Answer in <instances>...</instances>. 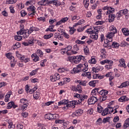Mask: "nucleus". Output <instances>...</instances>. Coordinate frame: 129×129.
<instances>
[{
  "instance_id": "f257e3e1",
  "label": "nucleus",
  "mask_w": 129,
  "mask_h": 129,
  "mask_svg": "<svg viewBox=\"0 0 129 129\" xmlns=\"http://www.w3.org/2000/svg\"><path fill=\"white\" fill-rule=\"evenodd\" d=\"M104 31V27L102 26H98L94 28V30H92L91 29H88L87 32L89 34H91L90 37L92 39L97 40L98 39V31L103 32Z\"/></svg>"
},
{
  "instance_id": "f03ea898",
  "label": "nucleus",
  "mask_w": 129,
  "mask_h": 129,
  "mask_svg": "<svg viewBox=\"0 0 129 129\" xmlns=\"http://www.w3.org/2000/svg\"><path fill=\"white\" fill-rule=\"evenodd\" d=\"M76 103H78L77 101L69 102L67 100L64 99L58 102V106H60V105H66L63 108H69L70 107H71V108H75Z\"/></svg>"
},
{
  "instance_id": "7ed1b4c3",
  "label": "nucleus",
  "mask_w": 129,
  "mask_h": 129,
  "mask_svg": "<svg viewBox=\"0 0 129 129\" xmlns=\"http://www.w3.org/2000/svg\"><path fill=\"white\" fill-rule=\"evenodd\" d=\"M88 71V64L85 62L84 64H79L77 67L73 69V73H80L81 71L83 72H86Z\"/></svg>"
},
{
  "instance_id": "20e7f679",
  "label": "nucleus",
  "mask_w": 129,
  "mask_h": 129,
  "mask_svg": "<svg viewBox=\"0 0 129 129\" xmlns=\"http://www.w3.org/2000/svg\"><path fill=\"white\" fill-rule=\"evenodd\" d=\"M91 94L92 96L88 100V103L90 105L95 104L98 100V97L96 96V91H95V90H92Z\"/></svg>"
},
{
  "instance_id": "39448f33",
  "label": "nucleus",
  "mask_w": 129,
  "mask_h": 129,
  "mask_svg": "<svg viewBox=\"0 0 129 129\" xmlns=\"http://www.w3.org/2000/svg\"><path fill=\"white\" fill-rule=\"evenodd\" d=\"M104 11V15L108 16V17H114L113 13H114V9L111 7H108L107 6L103 8Z\"/></svg>"
},
{
  "instance_id": "423d86ee",
  "label": "nucleus",
  "mask_w": 129,
  "mask_h": 129,
  "mask_svg": "<svg viewBox=\"0 0 129 129\" xmlns=\"http://www.w3.org/2000/svg\"><path fill=\"white\" fill-rule=\"evenodd\" d=\"M27 10L29 12H32L28 13L29 16H32V17L34 16L37 17V16H38V14L36 13V7H35V6L33 5L29 6V8H27Z\"/></svg>"
},
{
  "instance_id": "0eeeda50",
  "label": "nucleus",
  "mask_w": 129,
  "mask_h": 129,
  "mask_svg": "<svg viewBox=\"0 0 129 129\" xmlns=\"http://www.w3.org/2000/svg\"><path fill=\"white\" fill-rule=\"evenodd\" d=\"M93 90H95V91H96V93H99V94H100L102 96H103L104 95H107V94H108V91L106 90H102L100 91L99 89L98 88H95Z\"/></svg>"
},
{
  "instance_id": "6e6552de",
  "label": "nucleus",
  "mask_w": 129,
  "mask_h": 129,
  "mask_svg": "<svg viewBox=\"0 0 129 129\" xmlns=\"http://www.w3.org/2000/svg\"><path fill=\"white\" fill-rule=\"evenodd\" d=\"M85 57L84 56H83L82 55H79L78 56H74V62L76 64H78V63H80V61L81 60H84Z\"/></svg>"
},
{
  "instance_id": "1a4fd4ad",
  "label": "nucleus",
  "mask_w": 129,
  "mask_h": 129,
  "mask_svg": "<svg viewBox=\"0 0 129 129\" xmlns=\"http://www.w3.org/2000/svg\"><path fill=\"white\" fill-rule=\"evenodd\" d=\"M119 63L118 64V66L119 67H121L122 68H126V64H125V60H124V59L123 58H120L118 60Z\"/></svg>"
},
{
  "instance_id": "9d476101",
  "label": "nucleus",
  "mask_w": 129,
  "mask_h": 129,
  "mask_svg": "<svg viewBox=\"0 0 129 129\" xmlns=\"http://www.w3.org/2000/svg\"><path fill=\"white\" fill-rule=\"evenodd\" d=\"M115 34V33L110 32L107 33L106 37L109 42H112V38H113V37L114 36Z\"/></svg>"
},
{
  "instance_id": "9b49d317",
  "label": "nucleus",
  "mask_w": 129,
  "mask_h": 129,
  "mask_svg": "<svg viewBox=\"0 0 129 129\" xmlns=\"http://www.w3.org/2000/svg\"><path fill=\"white\" fill-rule=\"evenodd\" d=\"M127 13H128V10L124 9L119 11L118 13H117V15H118L117 16H124V15H126Z\"/></svg>"
},
{
  "instance_id": "f8f14e48",
  "label": "nucleus",
  "mask_w": 129,
  "mask_h": 129,
  "mask_svg": "<svg viewBox=\"0 0 129 129\" xmlns=\"http://www.w3.org/2000/svg\"><path fill=\"white\" fill-rule=\"evenodd\" d=\"M39 6H48L49 5L48 0H42L38 2Z\"/></svg>"
},
{
  "instance_id": "ddd939ff",
  "label": "nucleus",
  "mask_w": 129,
  "mask_h": 129,
  "mask_svg": "<svg viewBox=\"0 0 129 129\" xmlns=\"http://www.w3.org/2000/svg\"><path fill=\"white\" fill-rule=\"evenodd\" d=\"M87 96L86 95H81V97L80 98V99L77 101L78 103H81L82 101H84L85 99H87Z\"/></svg>"
},
{
  "instance_id": "4468645a",
  "label": "nucleus",
  "mask_w": 129,
  "mask_h": 129,
  "mask_svg": "<svg viewBox=\"0 0 129 129\" xmlns=\"http://www.w3.org/2000/svg\"><path fill=\"white\" fill-rule=\"evenodd\" d=\"M27 31H28V33L30 34H32L34 32H37V31H39V28H37L36 27H31L29 29H27Z\"/></svg>"
},
{
  "instance_id": "2eb2a0df",
  "label": "nucleus",
  "mask_w": 129,
  "mask_h": 129,
  "mask_svg": "<svg viewBox=\"0 0 129 129\" xmlns=\"http://www.w3.org/2000/svg\"><path fill=\"white\" fill-rule=\"evenodd\" d=\"M109 31L111 33H113L114 34H116V33H117V29H116V28L113 25H112L109 27Z\"/></svg>"
},
{
  "instance_id": "dca6fc26",
  "label": "nucleus",
  "mask_w": 129,
  "mask_h": 129,
  "mask_svg": "<svg viewBox=\"0 0 129 129\" xmlns=\"http://www.w3.org/2000/svg\"><path fill=\"white\" fill-rule=\"evenodd\" d=\"M83 113V110L82 109H79L76 111L75 113L73 114V116L76 115V116H79L81 114Z\"/></svg>"
},
{
  "instance_id": "f3484780",
  "label": "nucleus",
  "mask_w": 129,
  "mask_h": 129,
  "mask_svg": "<svg viewBox=\"0 0 129 129\" xmlns=\"http://www.w3.org/2000/svg\"><path fill=\"white\" fill-rule=\"evenodd\" d=\"M54 116H55V115H53L52 114H47L45 115V118H46V119H49V120H51V119H55Z\"/></svg>"
},
{
  "instance_id": "a211bd4d",
  "label": "nucleus",
  "mask_w": 129,
  "mask_h": 129,
  "mask_svg": "<svg viewBox=\"0 0 129 129\" xmlns=\"http://www.w3.org/2000/svg\"><path fill=\"white\" fill-rule=\"evenodd\" d=\"M73 88H74L75 91H78L79 93H82V88L80 85H78L77 87H73Z\"/></svg>"
},
{
  "instance_id": "6ab92c4d",
  "label": "nucleus",
  "mask_w": 129,
  "mask_h": 129,
  "mask_svg": "<svg viewBox=\"0 0 129 129\" xmlns=\"http://www.w3.org/2000/svg\"><path fill=\"white\" fill-rule=\"evenodd\" d=\"M128 85H129L128 81H126L121 84L120 86H119L118 87V88H123V87H126V86H128Z\"/></svg>"
},
{
  "instance_id": "aec40b11",
  "label": "nucleus",
  "mask_w": 129,
  "mask_h": 129,
  "mask_svg": "<svg viewBox=\"0 0 129 129\" xmlns=\"http://www.w3.org/2000/svg\"><path fill=\"white\" fill-rule=\"evenodd\" d=\"M122 33H123V35L125 36H128L129 35V31L128 29L126 28H124L121 29Z\"/></svg>"
},
{
  "instance_id": "412c9836",
  "label": "nucleus",
  "mask_w": 129,
  "mask_h": 129,
  "mask_svg": "<svg viewBox=\"0 0 129 129\" xmlns=\"http://www.w3.org/2000/svg\"><path fill=\"white\" fill-rule=\"evenodd\" d=\"M31 57H32V58H34L33 59V61L34 62H37V61H39V60L40 59L39 58V56H38V55H37V54H36V53H33V54H32Z\"/></svg>"
},
{
  "instance_id": "4be33fe9",
  "label": "nucleus",
  "mask_w": 129,
  "mask_h": 129,
  "mask_svg": "<svg viewBox=\"0 0 129 129\" xmlns=\"http://www.w3.org/2000/svg\"><path fill=\"white\" fill-rule=\"evenodd\" d=\"M16 56L20 60H24L25 59V56H22V54H20V53H19V51H16Z\"/></svg>"
},
{
  "instance_id": "5701e85b",
  "label": "nucleus",
  "mask_w": 129,
  "mask_h": 129,
  "mask_svg": "<svg viewBox=\"0 0 129 129\" xmlns=\"http://www.w3.org/2000/svg\"><path fill=\"white\" fill-rule=\"evenodd\" d=\"M100 52H101V54H103L101 55L102 58H106V55H105V53H106V50H105V49L101 48Z\"/></svg>"
},
{
  "instance_id": "b1692460",
  "label": "nucleus",
  "mask_w": 129,
  "mask_h": 129,
  "mask_svg": "<svg viewBox=\"0 0 129 129\" xmlns=\"http://www.w3.org/2000/svg\"><path fill=\"white\" fill-rule=\"evenodd\" d=\"M127 98H126V96H122L118 99V101H120V102H123V101H127Z\"/></svg>"
},
{
  "instance_id": "393cba45",
  "label": "nucleus",
  "mask_w": 129,
  "mask_h": 129,
  "mask_svg": "<svg viewBox=\"0 0 129 129\" xmlns=\"http://www.w3.org/2000/svg\"><path fill=\"white\" fill-rule=\"evenodd\" d=\"M8 128H15V125H13V121L11 120L8 121Z\"/></svg>"
},
{
  "instance_id": "a878e982",
  "label": "nucleus",
  "mask_w": 129,
  "mask_h": 129,
  "mask_svg": "<svg viewBox=\"0 0 129 129\" xmlns=\"http://www.w3.org/2000/svg\"><path fill=\"white\" fill-rule=\"evenodd\" d=\"M70 29L69 32L70 35H73L75 32H76V29H75L74 27H69Z\"/></svg>"
},
{
  "instance_id": "bb28decb",
  "label": "nucleus",
  "mask_w": 129,
  "mask_h": 129,
  "mask_svg": "<svg viewBox=\"0 0 129 129\" xmlns=\"http://www.w3.org/2000/svg\"><path fill=\"white\" fill-rule=\"evenodd\" d=\"M89 63H90V64H96V59H95V58H94V57H92L91 59H90L89 61H88Z\"/></svg>"
},
{
  "instance_id": "cd10ccee",
  "label": "nucleus",
  "mask_w": 129,
  "mask_h": 129,
  "mask_svg": "<svg viewBox=\"0 0 129 129\" xmlns=\"http://www.w3.org/2000/svg\"><path fill=\"white\" fill-rule=\"evenodd\" d=\"M98 82L97 81H92L89 83V85H90V86H92L93 87H95V85Z\"/></svg>"
},
{
  "instance_id": "c85d7f7f",
  "label": "nucleus",
  "mask_w": 129,
  "mask_h": 129,
  "mask_svg": "<svg viewBox=\"0 0 129 129\" xmlns=\"http://www.w3.org/2000/svg\"><path fill=\"white\" fill-rule=\"evenodd\" d=\"M109 113L108 112V108H106L104 110H103V112L102 113V115L104 116L105 115H107Z\"/></svg>"
},
{
  "instance_id": "c756f323",
  "label": "nucleus",
  "mask_w": 129,
  "mask_h": 129,
  "mask_svg": "<svg viewBox=\"0 0 129 129\" xmlns=\"http://www.w3.org/2000/svg\"><path fill=\"white\" fill-rule=\"evenodd\" d=\"M33 97H34L35 99H38L40 97V93L38 91L35 92L33 94Z\"/></svg>"
},
{
  "instance_id": "7c9ffc66",
  "label": "nucleus",
  "mask_w": 129,
  "mask_h": 129,
  "mask_svg": "<svg viewBox=\"0 0 129 129\" xmlns=\"http://www.w3.org/2000/svg\"><path fill=\"white\" fill-rule=\"evenodd\" d=\"M84 52L85 55H89V49L87 46L84 47Z\"/></svg>"
},
{
  "instance_id": "2f4dec72",
  "label": "nucleus",
  "mask_w": 129,
  "mask_h": 129,
  "mask_svg": "<svg viewBox=\"0 0 129 129\" xmlns=\"http://www.w3.org/2000/svg\"><path fill=\"white\" fill-rule=\"evenodd\" d=\"M36 55H38L40 57H43V55H44V53H43V51L40 49H38L36 51Z\"/></svg>"
},
{
  "instance_id": "473e14b6",
  "label": "nucleus",
  "mask_w": 129,
  "mask_h": 129,
  "mask_svg": "<svg viewBox=\"0 0 129 129\" xmlns=\"http://www.w3.org/2000/svg\"><path fill=\"white\" fill-rule=\"evenodd\" d=\"M78 83L80 84V85H82L83 86H86V81H78Z\"/></svg>"
},
{
  "instance_id": "72a5a7b5",
  "label": "nucleus",
  "mask_w": 129,
  "mask_h": 129,
  "mask_svg": "<svg viewBox=\"0 0 129 129\" xmlns=\"http://www.w3.org/2000/svg\"><path fill=\"white\" fill-rule=\"evenodd\" d=\"M30 35V33H28V30H25L23 33V37L24 39H27L28 37Z\"/></svg>"
},
{
  "instance_id": "f704fd0d",
  "label": "nucleus",
  "mask_w": 129,
  "mask_h": 129,
  "mask_svg": "<svg viewBox=\"0 0 129 129\" xmlns=\"http://www.w3.org/2000/svg\"><path fill=\"white\" fill-rule=\"evenodd\" d=\"M6 57L10 59V60H15V57L14 56H12V54L8 53L6 54Z\"/></svg>"
},
{
  "instance_id": "c9c22d12",
  "label": "nucleus",
  "mask_w": 129,
  "mask_h": 129,
  "mask_svg": "<svg viewBox=\"0 0 129 129\" xmlns=\"http://www.w3.org/2000/svg\"><path fill=\"white\" fill-rule=\"evenodd\" d=\"M129 126V118L125 120V123L123 124V128H126Z\"/></svg>"
},
{
  "instance_id": "e433bc0d",
  "label": "nucleus",
  "mask_w": 129,
  "mask_h": 129,
  "mask_svg": "<svg viewBox=\"0 0 129 129\" xmlns=\"http://www.w3.org/2000/svg\"><path fill=\"white\" fill-rule=\"evenodd\" d=\"M111 47L112 48H118L119 47V43L114 42L112 43Z\"/></svg>"
},
{
  "instance_id": "4c0bfd02",
  "label": "nucleus",
  "mask_w": 129,
  "mask_h": 129,
  "mask_svg": "<svg viewBox=\"0 0 129 129\" xmlns=\"http://www.w3.org/2000/svg\"><path fill=\"white\" fill-rule=\"evenodd\" d=\"M84 5L85 8H88L89 6V0H84Z\"/></svg>"
},
{
  "instance_id": "58836bf2",
  "label": "nucleus",
  "mask_w": 129,
  "mask_h": 129,
  "mask_svg": "<svg viewBox=\"0 0 129 129\" xmlns=\"http://www.w3.org/2000/svg\"><path fill=\"white\" fill-rule=\"evenodd\" d=\"M98 5H99V1H96L95 4H93L92 6V10H95Z\"/></svg>"
},
{
  "instance_id": "ea45409f",
  "label": "nucleus",
  "mask_w": 129,
  "mask_h": 129,
  "mask_svg": "<svg viewBox=\"0 0 129 129\" xmlns=\"http://www.w3.org/2000/svg\"><path fill=\"white\" fill-rule=\"evenodd\" d=\"M51 37H53V34L50 33V34L45 35L44 36L43 38L44 39H45L47 40V39H50V38H51Z\"/></svg>"
},
{
  "instance_id": "a19ab883",
  "label": "nucleus",
  "mask_w": 129,
  "mask_h": 129,
  "mask_svg": "<svg viewBox=\"0 0 129 129\" xmlns=\"http://www.w3.org/2000/svg\"><path fill=\"white\" fill-rule=\"evenodd\" d=\"M51 4L54 5V6H58V3L56 1H48V5H51Z\"/></svg>"
},
{
  "instance_id": "79ce46f5",
  "label": "nucleus",
  "mask_w": 129,
  "mask_h": 129,
  "mask_svg": "<svg viewBox=\"0 0 129 129\" xmlns=\"http://www.w3.org/2000/svg\"><path fill=\"white\" fill-rule=\"evenodd\" d=\"M15 39L16 41H21L23 39V36L20 35H16L15 36Z\"/></svg>"
},
{
  "instance_id": "37998d69",
  "label": "nucleus",
  "mask_w": 129,
  "mask_h": 129,
  "mask_svg": "<svg viewBox=\"0 0 129 129\" xmlns=\"http://www.w3.org/2000/svg\"><path fill=\"white\" fill-rule=\"evenodd\" d=\"M13 105H14V102H10L8 103L7 109H11V108L13 107Z\"/></svg>"
},
{
  "instance_id": "c03bdc74",
  "label": "nucleus",
  "mask_w": 129,
  "mask_h": 129,
  "mask_svg": "<svg viewBox=\"0 0 129 129\" xmlns=\"http://www.w3.org/2000/svg\"><path fill=\"white\" fill-rule=\"evenodd\" d=\"M106 99H107V96H106V95H104V96H102L100 97V101H105Z\"/></svg>"
},
{
  "instance_id": "a18cd8bd",
  "label": "nucleus",
  "mask_w": 129,
  "mask_h": 129,
  "mask_svg": "<svg viewBox=\"0 0 129 129\" xmlns=\"http://www.w3.org/2000/svg\"><path fill=\"white\" fill-rule=\"evenodd\" d=\"M37 72H38V69H36L35 70L32 71L30 73V76H34V75H36L37 74Z\"/></svg>"
},
{
  "instance_id": "49530a36",
  "label": "nucleus",
  "mask_w": 129,
  "mask_h": 129,
  "mask_svg": "<svg viewBox=\"0 0 129 129\" xmlns=\"http://www.w3.org/2000/svg\"><path fill=\"white\" fill-rule=\"evenodd\" d=\"M16 3H17V0H8L7 2V4H8V5H13V4H16Z\"/></svg>"
},
{
  "instance_id": "de8ad7c7",
  "label": "nucleus",
  "mask_w": 129,
  "mask_h": 129,
  "mask_svg": "<svg viewBox=\"0 0 129 129\" xmlns=\"http://www.w3.org/2000/svg\"><path fill=\"white\" fill-rule=\"evenodd\" d=\"M28 105H29V103H26L25 104H24L22 105V110H26Z\"/></svg>"
},
{
  "instance_id": "09e8293b",
  "label": "nucleus",
  "mask_w": 129,
  "mask_h": 129,
  "mask_svg": "<svg viewBox=\"0 0 129 129\" xmlns=\"http://www.w3.org/2000/svg\"><path fill=\"white\" fill-rule=\"evenodd\" d=\"M97 110L99 113H101L103 111V108L101 106H98L97 107Z\"/></svg>"
},
{
  "instance_id": "8fccbe9b",
  "label": "nucleus",
  "mask_w": 129,
  "mask_h": 129,
  "mask_svg": "<svg viewBox=\"0 0 129 129\" xmlns=\"http://www.w3.org/2000/svg\"><path fill=\"white\" fill-rule=\"evenodd\" d=\"M76 44H78V45H83V44H85V42L82 41L81 40H77L76 41Z\"/></svg>"
},
{
  "instance_id": "3c124183",
  "label": "nucleus",
  "mask_w": 129,
  "mask_h": 129,
  "mask_svg": "<svg viewBox=\"0 0 129 129\" xmlns=\"http://www.w3.org/2000/svg\"><path fill=\"white\" fill-rule=\"evenodd\" d=\"M97 124L98 125H100L102 123V119L101 118H99L96 121Z\"/></svg>"
},
{
  "instance_id": "603ef678",
  "label": "nucleus",
  "mask_w": 129,
  "mask_h": 129,
  "mask_svg": "<svg viewBox=\"0 0 129 129\" xmlns=\"http://www.w3.org/2000/svg\"><path fill=\"white\" fill-rule=\"evenodd\" d=\"M21 47V44L19 42H17L14 46V49H18Z\"/></svg>"
},
{
  "instance_id": "864d4df0",
  "label": "nucleus",
  "mask_w": 129,
  "mask_h": 129,
  "mask_svg": "<svg viewBox=\"0 0 129 129\" xmlns=\"http://www.w3.org/2000/svg\"><path fill=\"white\" fill-rule=\"evenodd\" d=\"M64 121H65V120H64V119H62V120H60V119H57L55 120V123H63Z\"/></svg>"
},
{
  "instance_id": "5fc2aeb1",
  "label": "nucleus",
  "mask_w": 129,
  "mask_h": 129,
  "mask_svg": "<svg viewBox=\"0 0 129 129\" xmlns=\"http://www.w3.org/2000/svg\"><path fill=\"white\" fill-rule=\"evenodd\" d=\"M20 14L21 17H25V16H27V13H26V11L25 10H22L20 12Z\"/></svg>"
},
{
  "instance_id": "6e6d98bb",
  "label": "nucleus",
  "mask_w": 129,
  "mask_h": 129,
  "mask_svg": "<svg viewBox=\"0 0 129 129\" xmlns=\"http://www.w3.org/2000/svg\"><path fill=\"white\" fill-rule=\"evenodd\" d=\"M25 33V30L24 29H20L18 32H17V35H24Z\"/></svg>"
},
{
  "instance_id": "4d7b16f0",
  "label": "nucleus",
  "mask_w": 129,
  "mask_h": 129,
  "mask_svg": "<svg viewBox=\"0 0 129 129\" xmlns=\"http://www.w3.org/2000/svg\"><path fill=\"white\" fill-rule=\"evenodd\" d=\"M92 71H93V74H95L96 73H98V71H99V70L93 67L92 68Z\"/></svg>"
},
{
  "instance_id": "13d9d810",
  "label": "nucleus",
  "mask_w": 129,
  "mask_h": 129,
  "mask_svg": "<svg viewBox=\"0 0 129 129\" xmlns=\"http://www.w3.org/2000/svg\"><path fill=\"white\" fill-rule=\"evenodd\" d=\"M108 59H105L104 60L100 61V64H101V65H104V64H108Z\"/></svg>"
},
{
  "instance_id": "bf43d9fd",
  "label": "nucleus",
  "mask_w": 129,
  "mask_h": 129,
  "mask_svg": "<svg viewBox=\"0 0 129 129\" xmlns=\"http://www.w3.org/2000/svg\"><path fill=\"white\" fill-rule=\"evenodd\" d=\"M107 108H108V109L109 113L110 114V113H112V112H113V108H112V107L109 106Z\"/></svg>"
},
{
  "instance_id": "052dcab7",
  "label": "nucleus",
  "mask_w": 129,
  "mask_h": 129,
  "mask_svg": "<svg viewBox=\"0 0 129 129\" xmlns=\"http://www.w3.org/2000/svg\"><path fill=\"white\" fill-rule=\"evenodd\" d=\"M63 35L64 38H66V39H69L70 38V36L69 35V34L66 32H63Z\"/></svg>"
},
{
  "instance_id": "680f3d73",
  "label": "nucleus",
  "mask_w": 129,
  "mask_h": 129,
  "mask_svg": "<svg viewBox=\"0 0 129 129\" xmlns=\"http://www.w3.org/2000/svg\"><path fill=\"white\" fill-rule=\"evenodd\" d=\"M60 52H61V54L62 55H64L65 53H67V51L66 50V48H62L60 50Z\"/></svg>"
},
{
  "instance_id": "e2e57ef3",
  "label": "nucleus",
  "mask_w": 129,
  "mask_h": 129,
  "mask_svg": "<svg viewBox=\"0 0 129 129\" xmlns=\"http://www.w3.org/2000/svg\"><path fill=\"white\" fill-rule=\"evenodd\" d=\"M54 76L55 77V80H59V79H60V75H59V74L55 73Z\"/></svg>"
},
{
  "instance_id": "0e129e2a",
  "label": "nucleus",
  "mask_w": 129,
  "mask_h": 129,
  "mask_svg": "<svg viewBox=\"0 0 129 129\" xmlns=\"http://www.w3.org/2000/svg\"><path fill=\"white\" fill-rule=\"evenodd\" d=\"M69 18L68 17H64L62 19H61V21L62 22V23H66V22H67V21H68Z\"/></svg>"
},
{
  "instance_id": "69168bd1",
  "label": "nucleus",
  "mask_w": 129,
  "mask_h": 129,
  "mask_svg": "<svg viewBox=\"0 0 129 129\" xmlns=\"http://www.w3.org/2000/svg\"><path fill=\"white\" fill-rule=\"evenodd\" d=\"M21 115L23 117H28V115H29V114L28 113V112H25L22 113Z\"/></svg>"
},
{
  "instance_id": "338daca9",
  "label": "nucleus",
  "mask_w": 129,
  "mask_h": 129,
  "mask_svg": "<svg viewBox=\"0 0 129 129\" xmlns=\"http://www.w3.org/2000/svg\"><path fill=\"white\" fill-rule=\"evenodd\" d=\"M108 21L109 23H112L114 21V17H109Z\"/></svg>"
},
{
  "instance_id": "774afa93",
  "label": "nucleus",
  "mask_w": 129,
  "mask_h": 129,
  "mask_svg": "<svg viewBox=\"0 0 129 129\" xmlns=\"http://www.w3.org/2000/svg\"><path fill=\"white\" fill-rule=\"evenodd\" d=\"M17 128L18 129H23L24 128V126L21 124H18L17 126Z\"/></svg>"
}]
</instances>
